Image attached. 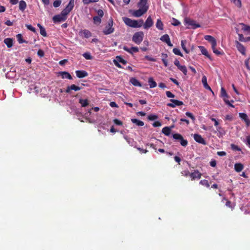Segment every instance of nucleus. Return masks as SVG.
Segmentation results:
<instances>
[{
	"label": "nucleus",
	"mask_w": 250,
	"mask_h": 250,
	"mask_svg": "<svg viewBox=\"0 0 250 250\" xmlns=\"http://www.w3.org/2000/svg\"><path fill=\"white\" fill-rule=\"evenodd\" d=\"M148 83L151 88H154L157 86V83L152 77L149 78Z\"/></svg>",
	"instance_id": "nucleus-28"
},
{
	"label": "nucleus",
	"mask_w": 250,
	"mask_h": 250,
	"mask_svg": "<svg viewBox=\"0 0 250 250\" xmlns=\"http://www.w3.org/2000/svg\"><path fill=\"white\" fill-rule=\"evenodd\" d=\"M172 127H173V126H171V127H169L168 126L164 127L162 129V132L165 135L169 136L170 134L171 128H172Z\"/></svg>",
	"instance_id": "nucleus-27"
},
{
	"label": "nucleus",
	"mask_w": 250,
	"mask_h": 250,
	"mask_svg": "<svg viewBox=\"0 0 250 250\" xmlns=\"http://www.w3.org/2000/svg\"><path fill=\"white\" fill-rule=\"evenodd\" d=\"M61 3V0H56L53 2V5L54 7L57 8L60 6Z\"/></svg>",
	"instance_id": "nucleus-47"
},
{
	"label": "nucleus",
	"mask_w": 250,
	"mask_h": 250,
	"mask_svg": "<svg viewBox=\"0 0 250 250\" xmlns=\"http://www.w3.org/2000/svg\"><path fill=\"white\" fill-rule=\"evenodd\" d=\"M81 36H83L85 38H88L92 36L91 33L87 29L82 30L80 32Z\"/></svg>",
	"instance_id": "nucleus-20"
},
{
	"label": "nucleus",
	"mask_w": 250,
	"mask_h": 250,
	"mask_svg": "<svg viewBox=\"0 0 250 250\" xmlns=\"http://www.w3.org/2000/svg\"><path fill=\"white\" fill-rule=\"evenodd\" d=\"M238 35L239 36V40L241 42H244L245 38L244 37L243 35L242 34L238 33Z\"/></svg>",
	"instance_id": "nucleus-62"
},
{
	"label": "nucleus",
	"mask_w": 250,
	"mask_h": 250,
	"mask_svg": "<svg viewBox=\"0 0 250 250\" xmlns=\"http://www.w3.org/2000/svg\"><path fill=\"white\" fill-rule=\"evenodd\" d=\"M214 53H215L217 55H222L224 54V52L222 50H221V51H219L218 49H216L214 51Z\"/></svg>",
	"instance_id": "nucleus-60"
},
{
	"label": "nucleus",
	"mask_w": 250,
	"mask_h": 250,
	"mask_svg": "<svg viewBox=\"0 0 250 250\" xmlns=\"http://www.w3.org/2000/svg\"><path fill=\"white\" fill-rule=\"evenodd\" d=\"M17 39L19 42V43H27V42L24 40L22 38V36L21 34H18L16 35Z\"/></svg>",
	"instance_id": "nucleus-35"
},
{
	"label": "nucleus",
	"mask_w": 250,
	"mask_h": 250,
	"mask_svg": "<svg viewBox=\"0 0 250 250\" xmlns=\"http://www.w3.org/2000/svg\"><path fill=\"white\" fill-rule=\"evenodd\" d=\"M239 115L241 119L245 121L247 126H249L250 125V120L248 118L247 115L244 113H239Z\"/></svg>",
	"instance_id": "nucleus-15"
},
{
	"label": "nucleus",
	"mask_w": 250,
	"mask_h": 250,
	"mask_svg": "<svg viewBox=\"0 0 250 250\" xmlns=\"http://www.w3.org/2000/svg\"><path fill=\"white\" fill-rule=\"evenodd\" d=\"M145 59H146V60H147V61H151V62H156V60L155 59H154V58L151 57V56H145Z\"/></svg>",
	"instance_id": "nucleus-54"
},
{
	"label": "nucleus",
	"mask_w": 250,
	"mask_h": 250,
	"mask_svg": "<svg viewBox=\"0 0 250 250\" xmlns=\"http://www.w3.org/2000/svg\"><path fill=\"white\" fill-rule=\"evenodd\" d=\"M173 22L172 24L174 26H178L180 24V21L178 20H177L174 18H173Z\"/></svg>",
	"instance_id": "nucleus-59"
},
{
	"label": "nucleus",
	"mask_w": 250,
	"mask_h": 250,
	"mask_svg": "<svg viewBox=\"0 0 250 250\" xmlns=\"http://www.w3.org/2000/svg\"><path fill=\"white\" fill-rule=\"evenodd\" d=\"M231 147L234 150H236V151H239L241 150V148L238 146L235 145L234 144L231 145Z\"/></svg>",
	"instance_id": "nucleus-53"
},
{
	"label": "nucleus",
	"mask_w": 250,
	"mask_h": 250,
	"mask_svg": "<svg viewBox=\"0 0 250 250\" xmlns=\"http://www.w3.org/2000/svg\"><path fill=\"white\" fill-rule=\"evenodd\" d=\"M123 48L124 50L131 54H133V53H136L139 51V48L135 46L129 48L126 46H124Z\"/></svg>",
	"instance_id": "nucleus-17"
},
{
	"label": "nucleus",
	"mask_w": 250,
	"mask_h": 250,
	"mask_svg": "<svg viewBox=\"0 0 250 250\" xmlns=\"http://www.w3.org/2000/svg\"><path fill=\"white\" fill-rule=\"evenodd\" d=\"M144 36V34L142 31L136 32L132 37V41L137 44H139L142 42Z\"/></svg>",
	"instance_id": "nucleus-3"
},
{
	"label": "nucleus",
	"mask_w": 250,
	"mask_h": 250,
	"mask_svg": "<svg viewBox=\"0 0 250 250\" xmlns=\"http://www.w3.org/2000/svg\"><path fill=\"white\" fill-rule=\"evenodd\" d=\"M236 47L237 50L243 55H246V48L244 46L238 41H235Z\"/></svg>",
	"instance_id": "nucleus-10"
},
{
	"label": "nucleus",
	"mask_w": 250,
	"mask_h": 250,
	"mask_svg": "<svg viewBox=\"0 0 250 250\" xmlns=\"http://www.w3.org/2000/svg\"><path fill=\"white\" fill-rule=\"evenodd\" d=\"M75 0H70L66 8L69 9L70 11L73 9L74 7Z\"/></svg>",
	"instance_id": "nucleus-34"
},
{
	"label": "nucleus",
	"mask_w": 250,
	"mask_h": 250,
	"mask_svg": "<svg viewBox=\"0 0 250 250\" xmlns=\"http://www.w3.org/2000/svg\"><path fill=\"white\" fill-rule=\"evenodd\" d=\"M243 168L244 166L241 163H236L234 165V169L237 172H241L243 169Z\"/></svg>",
	"instance_id": "nucleus-26"
},
{
	"label": "nucleus",
	"mask_w": 250,
	"mask_h": 250,
	"mask_svg": "<svg viewBox=\"0 0 250 250\" xmlns=\"http://www.w3.org/2000/svg\"><path fill=\"white\" fill-rule=\"evenodd\" d=\"M250 58H249L248 59H246L245 61V64L246 65V68L248 70H250V66L249 65V60Z\"/></svg>",
	"instance_id": "nucleus-55"
},
{
	"label": "nucleus",
	"mask_w": 250,
	"mask_h": 250,
	"mask_svg": "<svg viewBox=\"0 0 250 250\" xmlns=\"http://www.w3.org/2000/svg\"><path fill=\"white\" fill-rule=\"evenodd\" d=\"M37 25L40 28V34L43 37H46L47 34L45 28L40 23H38Z\"/></svg>",
	"instance_id": "nucleus-32"
},
{
	"label": "nucleus",
	"mask_w": 250,
	"mask_h": 250,
	"mask_svg": "<svg viewBox=\"0 0 250 250\" xmlns=\"http://www.w3.org/2000/svg\"><path fill=\"white\" fill-rule=\"evenodd\" d=\"M161 123L159 121H156L153 124V126L154 127H159L161 125Z\"/></svg>",
	"instance_id": "nucleus-63"
},
{
	"label": "nucleus",
	"mask_w": 250,
	"mask_h": 250,
	"mask_svg": "<svg viewBox=\"0 0 250 250\" xmlns=\"http://www.w3.org/2000/svg\"><path fill=\"white\" fill-rule=\"evenodd\" d=\"M173 52L175 55H179V56H180L181 57L183 56V55L182 54V53L181 52L180 50L179 49H178V48H173Z\"/></svg>",
	"instance_id": "nucleus-44"
},
{
	"label": "nucleus",
	"mask_w": 250,
	"mask_h": 250,
	"mask_svg": "<svg viewBox=\"0 0 250 250\" xmlns=\"http://www.w3.org/2000/svg\"><path fill=\"white\" fill-rule=\"evenodd\" d=\"M170 101L173 103L174 105H175V106H180L184 104V103L183 102L178 101L177 100L175 99H171Z\"/></svg>",
	"instance_id": "nucleus-38"
},
{
	"label": "nucleus",
	"mask_w": 250,
	"mask_h": 250,
	"mask_svg": "<svg viewBox=\"0 0 250 250\" xmlns=\"http://www.w3.org/2000/svg\"><path fill=\"white\" fill-rule=\"evenodd\" d=\"M138 6L140 9L142 8L144 10L146 9V11H147L149 7L147 4V0H140L138 3Z\"/></svg>",
	"instance_id": "nucleus-11"
},
{
	"label": "nucleus",
	"mask_w": 250,
	"mask_h": 250,
	"mask_svg": "<svg viewBox=\"0 0 250 250\" xmlns=\"http://www.w3.org/2000/svg\"><path fill=\"white\" fill-rule=\"evenodd\" d=\"M226 206L231 209L233 208V207L231 205V202L230 201L227 200L226 203Z\"/></svg>",
	"instance_id": "nucleus-64"
},
{
	"label": "nucleus",
	"mask_w": 250,
	"mask_h": 250,
	"mask_svg": "<svg viewBox=\"0 0 250 250\" xmlns=\"http://www.w3.org/2000/svg\"><path fill=\"white\" fill-rule=\"evenodd\" d=\"M194 140L199 143H200V144H202L203 145H206V142L205 141V140H204V139L202 137L201 135H199V134H195L194 135Z\"/></svg>",
	"instance_id": "nucleus-13"
},
{
	"label": "nucleus",
	"mask_w": 250,
	"mask_h": 250,
	"mask_svg": "<svg viewBox=\"0 0 250 250\" xmlns=\"http://www.w3.org/2000/svg\"><path fill=\"white\" fill-rule=\"evenodd\" d=\"M97 13L98 15V17H99L100 18H102L104 14V11L102 9H99L98 10H97Z\"/></svg>",
	"instance_id": "nucleus-56"
},
{
	"label": "nucleus",
	"mask_w": 250,
	"mask_h": 250,
	"mask_svg": "<svg viewBox=\"0 0 250 250\" xmlns=\"http://www.w3.org/2000/svg\"><path fill=\"white\" fill-rule=\"evenodd\" d=\"M158 117L156 115H150L148 116L147 118L150 121H153L158 119Z\"/></svg>",
	"instance_id": "nucleus-50"
},
{
	"label": "nucleus",
	"mask_w": 250,
	"mask_h": 250,
	"mask_svg": "<svg viewBox=\"0 0 250 250\" xmlns=\"http://www.w3.org/2000/svg\"><path fill=\"white\" fill-rule=\"evenodd\" d=\"M123 20L126 25L133 28L140 27L143 24V20H140L138 21L136 20H131V19L127 17L123 18Z\"/></svg>",
	"instance_id": "nucleus-1"
},
{
	"label": "nucleus",
	"mask_w": 250,
	"mask_h": 250,
	"mask_svg": "<svg viewBox=\"0 0 250 250\" xmlns=\"http://www.w3.org/2000/svg\"><path fill=\"white\" fill-rule=\"evenodd\" d=\"M130 82L135 86L141 87L142 84L141 83L135 78H131L130 79Z\"/></svg>",
	"instance_id": "nucleus-24"
},
{
	"label": "nucleus",
	"mask_w": 250,
	"mask_h": 250,
	"mask_svg": "<svg viewBox=\"0 0 250 250\" xmlns=\"http://www.w3.org/2000/svg\"><path fill=\"white\" fill-rule=\"evenodd\" d=\"M240 25L242 26V30H243L244 31L250 32V26H248L243 23H240Z\"/></svg>",
	"instance_id": "nucleus-40"
},
{
	"label": "nucleus",
	"mask_w": 250,
	"mask_h": 250,
	"mask_svg": "<svg viewBox=\"0 0 250 250\" xmlns=\"http://www.w3.org/2000/svg\"><path fill=\"white\" fill-rule=\"evenodd\" d=\"M185 22L188 25V28L196 29L201 26L199 23H196V21L189 18H186Z\"/></svg>",
	"instance_id": "nucleus-4"
},
{
	"label": "nucleus",
	"mask_w": 250,
	"mask_h": 250,
	"mask_svg": "<svg viewBox=\"0 0 250 250\" xmlns=\"http://www.w3.org/2000/svg\"><path fill=\"white\" fill-rule=\"evenodd\" d=\"M70 89H71V90H75L76 91H79L80 90H81L82 89V88L81 87H79L78 86H77L75 84H72L70 86Z\"/></svg>",
	"instance_id": "nucleus-45"
},
{
	"label": "nucleus",
	"mask_w": 250,
	"mask_h": 250,
	"mask_svg": "<svg viewBox=\"0 0 250 250\" xmlns=\"http://www.w3.org/2000/svg\"><path fill=\"white\" fill-rule=\"evenodd\" d=\"M27 7L26 3L25 1L21 0L19 2V10L22 12L24 11Z\"/></svg>",
	"instance_id": "nucleus-25"
},
{
	"label": "nucleus",
	"mask_w": 250,
	"mask_h": 250,
	"mask_svg": "<svg viewBox=\"0 0 250 250\" xmlns=\"http://www.w3.org/2000/svg\"><path fill=\"white\" fill-rule=\"evenodd\" d=\"M67 19V17H64L61 14L54 16L53 17L54 22H60L64 21Z\"/></svg>",
	"instance_id": "nucleus-8"
},
{
	"label": "nucleus",
	"mask_w": 250,
	"mask_h": 250,
	"mask_svg": "<svg viewBox=\"0 0 250 250\" xmlns=\"http://www.w3.org/2000/svg\"><path fill=\"white\" fill-rule=\"evenodd\" d=\"M198 47L200 49L202 54L209 59H211L210 56L209 55L206 48L203 46H198Z\"/></svg>",
	"instance_id": "nucleus-22"
},
{
	"label": "nucleus",
	"mask_w": 250,
	"mask_h": 250,
	"mask_svg": "<svg viewBox=\"0 0 250 250\" xmlns=\"http://www.w3.org/2000/svg\"><path fill=\"white\" fill-rule=\"evenodd\" d=\"M114 123L118 125H123V122L117 119H115L113 120Z\"/></svg>",
	"instance_id": "nucleus-57"
},
{
	"label": "nucleus",
	"mask_w": 250,
	"mask_h": 250,
	"mask_svg": "<svg viewBox=\"0 0 250 250\" xmlns=\"http://www.w3.org/2000/svg\"><path fill=\"white\" fill-rule=\"evenodd\" d=\"M4 43L8 48H10L13 46V40L11 38H6L4 40Z\"/></svg>",
	"instance_id": "nucleus-29"
},
{
	"label": "nucleus",
	"mask_w": 250,
	"mask_h": 250,
	"mask_svg": "<svg viewBox=\"0 0 250 250\" xmlns=\"http://www.w3.org/2000/svg\"><path fill=\"white\" fill-rule=\"evenodd\" d=\"M75 73L79 78H83L88 76V73L84 70H77Z\"/></svg>",
	"instance_id": "nucleus-18"
},
{
	"label": "nucleus",
	"mask_w": 250,
	"mask_h": 250,
	"mask_svg": "<svg viewBox=\"0 0 250 250\" xmlns=\"http://www.w3.org/2000/svg\"><path fill=\"white\" fill-rule=\"evenodd\" d=\"M166 95L168 98H174L175 97V95L169 91H166Z\"/></svg>",
	"instance_id": "nucleus-58"
},
{
	"label": "nucleus",
	"mask_w": 250,
	"mask_h": 250,
	"mask_svg": "<svg viewBox=\"0 0 250 250\" xmlns=\"http://www.w3.org/2000/svg\"><path fill=\"white\" fill-rule=\"evenodd\" d=\"M186 115L188 117H189L190 118H191V119L193 121L195 120V117L193 116V115L191 113H190L189 112H187L186 113Z\"/></svg>",
	"instance_id": "nucleus-51"
},
{
	"label": "nucleus",
	"mask_w": 250,
	"mask_h": 250,
	"mask_svg": "<svg viewBox=\"0 0 250 250\" xmlns=\"http://www.w3.org/2000/svg\"><path fill=\"white\" fill-rule=\"evenodd\" d=\"M114 62L115 65L119 67V68H122L121 64H120V62L123 63V64H125L127 63V62L123 59L121 56H117L116 57V59L114 60Z\"/></svg>",
	"instance_id": "nucleus-7"
},
{
	"label": "nucleus",
	"mask_w": 250,
	"mask_h": 250,
	"mask_svg": "<svg viewBox=\"0 0 250 250\" xmlns=\"http://www.w3.org/2000/svg\"><path fill=\"white\" fill-rule=\"evenodd\" d=\"M173 139L180 141V144L183 146H186L188 145V142L187 140H185L183 137L179 133H175L172 135Z\"/></svg>",
	"instance_id": "nucleus-6"
},
{
	"label": "nucleus",
	"mask_w": 250,
	"mask_h": 250,
	"mask_svg": "<svg viewBox=\"0 0 250 250\" xmlns=\"http://www.w3.org/2000/svg\"><path fill=\"white\" fill-rule=\"evenodd\" d=\"M161 41L166 42L168 46H172L173 44L171 43L169 37L167 34H165L160 38Z\"/></svg>",
	"instance_id": "nucleus-12"
},
{
	"label": "nucleus",
	"mask_w": 250,
	"mask_h": 250,
	"mask_svg": "<svg viewBox=\"0 0 250 250\" xmlns=\"http://www.w3.org/2000/svg\"><path fill=\"white\" fill-rule=\"evenodd\" d=\"M204 39L208 41L211 43V46H214L217 45L216 41L215 39L210 35H206L204 37Z\"/></svg>",
	"instance_id": "nucleus-16"
},
{
	"label": "nucleus",
	"mask_w": 250,
	"mask_h": 250,
	"mask_svg": "<svg viewBox=\"0 0 250 250\" xmlns=\"http://www.w3.org/2000/svg\"><path fill=\"white\" fill-rule=\"evenodd\" d=\"M25 26L27 27L28 29L33 32L34 33H35L36 32V28L32 26L31 25L26 24Z\"/></svg>",
	"instance_id": "nucleus-49"
},
{
	"label": "nucleus",
	"mask_w": 250,
	"mask_h": 250,
	"mask_svg": "<svg viewBox=\"0 0 250 250\" xmlns=\"http://www.w3.org/2000/svg\"><path fill=\"white\" fill-rule=\"evenodd\" d=\"M71 11L67 9L66 7L61 12V14L63 15L65 17H67V15Z\"/></svg>",
	"instance_id": "nucleus-41"
},
{
	"label": "nucleus",
	"mask_w": 250,
	"mask_h": 250,
	"mask_svg": "<svg viewBox=\"0 0 250 250\" xmlns=\"http://www.w3.org/2000/svg\"><path fill=\"white\" fill-rule=\"evenodd\" d=\"M79 102L83 107H85L89 104V102L87 99H80Z\"/></svg>",
	"instance_id": "nucleus-31"
},
{
	"label": "nucleus",
	"mask_w": 250,
	"mask_h": 250,
	"mask_svg": "<svg viewBox=\"0 0 250 250\" xmlns=\"http://www.w3.org/2000/svg\"><path fill=\"white\" fill-rule=\"evenodd\" d=\"M99 0H83V2L84 4H88L91 2H95L98 1Z\"/></svg>",
	"instance_id": "nucleus-52"
},
{
	"label": "nucleus",
	"mask_w": 250,
	"mask_h": 250,
	"mask_svg": "<svg viewBox=\"0 0 250 250\" xmlns=\"http://www.w3.org/2000/svg\"><path fill=\"white\" fill-rule=\"evenodd\" d=\"M37 54L40 57H42L44 55L43 51L41 49H39L38 50Z\"/></svg>",
	"instance_id": "nucleus-61"
},
{
	"label": "nucleus",
	"mask_w": 250,
	"mask_h": 250,
	"mask_svg": "<svg viewBox=\"0 0 250 250\" xmlns=\"http://www.w3.org/2000/svg\"><path fill=\"white\" fill-rule=\"evenodd\" d=\"M83 57L86 60H91L92 56L89 52H85L83 54Z\"/></svg>",
	"instance_id": "nucleus-42"
},
{
	"label": "nucleus",
	"mask_w": 250,
	"mask_h": 250,
	"mask_svg": "<svg viewBox=\"0 0 250 250\" xmlns=\"http://www.w3.org/2000/svg\"><path fill=\"white\" fill-rule=\"evenodd\" d=\"M156 27L160 30H163L164 29V24L161 19L157 20Z\"/></svg>",
	"instance_id": "nucleus-30"
},
{
	"label": "nucleus",
	"mask_w": 250,
	"mask_h": 250,
	"mask_svg": "<svg viewBox=\"0 0 250 250\" xmlns=\"http://www.w3.org/2000/svg\"><path fill=\"white\" fill-rule=\"evenodd\" d=\"M232 1L238 7L240 8L241 7V1L240 0H232Z\"/></svg>",
	"instance_id": "nucleus-48"
},
{
	"label": "nucleus",
	"mask_w": 250,
	"mask_h": 250,
	"mask_svg": "<svg viewBox=\"0 0 250 250\" xmlns=\"http://www.w3.org/2000/svg\"><path fill=\"white\" fill-rule=\"evenodd\" d=\"M93 20L94 23L96 25H99L102 22L101 18L98 16H94Z\"/></svg>",
	"instance_id": "nucleus-37"
},
{
	"label": "nucleus",
	"mask_w": 250,
	"mask_h": 250,
	"mask_svg": "<svg viewBox=\"0 0 250 250\" xmlns=\"http://www.w3.org/2000/svg\"><path fill=\"white\" fill-rule=\"evenodd\" d=\"M246 145L250 148V135L246 136V139L244 141Z\"/></svg>",
	"instance_id": "nucleus-46"
},
{
	"label": "nucleus",
	"mask_w": 250,
	"mask_h": 250,
	"mask_svg": "<svg viewBox=\"0 0 250 250\" xmlns=\"http://www.w3.org/2000/svg\"><path fill=\"white\" fill-rule=\"evenodd\" d=\"M201 175V173L198 170H194V172L190 174V177L192 180H194L196 178L200 179Z\"/></svg>",
	"instance_id": "nucleus-19"
},
{
	"label": "nucleus",
	"mask_w": 250,
	"mask_h": 250,
	"mask_svg": "<svg viewBox=\"0 0 250 250\" xmlns=\"http://www.w3.org/2000/svg\"><path fill=\"white\" fill-rule=\"evenodd\" d=\"M180 71H181L185 75H187L188 70L185 65H180L178 68Z\"/></svg>",
	"instance_id": "nucleus-39"
},
{
	"label": "nucleus",
	"mask_w": 250,
	"mask_h": 250,
	"mask_svg": "<svg viewBox=\"0 0 250 250\" xmlns=\"http://www.w3.org/2000/svg\"><path fill=\"white\" fill-rule=\"evenodd\" d=\"M114 21L113 19L110 18L108 21L107 25L103 30V33L105 35H109L114 32V28L113 27Z\"/></svg>",
	"instance_id": "nucleus-2"
},
{
	"label": "nucleus",
	"mask_w": 250,
	"mask_h": 250,
	"mask_svg": "<svg viewBox=\"0 0 250 250\" xmlns=\"http://www.w3.org/2000/svg\"><path fill=\"white\" fill-rule=\"evenodd\" d=\"M187 43L186 40H182L181 41V46L184 51L187 54L189 53V50H188L186 47L185 44Z\"/></svg>",
	"instance_id": "nucleus-36"
},
{
	"label": "nucleus",
	"mask_w": 250,
	"mask_h": 250,
	"mask_svg": "<svg viewBox=\"0 0 250 250\" xmlns=\"http://www.w3.org/2000/svg\"><path fill=\"white\" fill-rule=\"evenodd\" d=\"M221 96L223 98V100L225 103L230 107H234V106L230 104V102L227 99L229 98V96L224 87L221 88Z\"/></svg>",
	"instance_id": "nucleus-5"
},
{
	"label": "nucleus",
	"mask_w": 250,
	"mask_h": 250,
	"mask_svg": "<svg viewBox=\"0 0 250 250\" xmlns=\"http://www.w3.org/2000/svg\"><path fill=\"white\" fill-rule=\"evenodd\" d=\"M59 74L62 76V79H68L69 80H72V77L71 75L66 71H61L59 73Z\"/></svg>",
	"instance_id": "nucleus-21"
},
{
	"label": "nucleus",
	"mask_w": 250,
	"mask_h": 250,
	"mask_svg": "<svg viewBox=\"0 0 250 250\" xmlns=\"http://www.w3.org/2000/svg\"><path fill=\"white\" fill-rule=\"evenodd\" d=\"M143 27L145 29H148L153 25V21L150 16H149L145 22L143 24Z\"/></svg>",
	"instance_id": "nucleus-9"
},
{
	"label": "nucleus",
	"mask_w": 250,
	"mask_h": 250,
	"mask_svg": "<svg viewBox=\"0 0 250 250\" xmlns=\"http://www.w3.org/2000/svg\"><path fill=\"white\" fill-rule=\"evenodd\" d=\"M131 122L139 126H142L144 125V123L143 121H140L137 119H131Z\"/></svg>",
	"instance_id": "nucleus-33"
},
{
	"label": "nucleus",
	"mask_w": 250,
	"mask_h": 250,
	"mask_svg": "<svg viewBox=\"0 0 250 250\" xmlns=\"http://www.w3.org/2000/svg\"><path fill=\"white\" fill-rule=\"evenodd\" d=\"M200 184L203 186H206L207 188L209 187V184L208 180H202L200 181Z\"/></svg>",
	"instance_id": "nucleus-43"
},
{
	"label": "nucleus",
	"mask_w": 250,
	"mask_h": 250,
	"mask_svg": "<svg viewBox=\"0 0 250 250\" xmlns=\"http://www.w3.org/2000/svg\"><path fill=\"white\" fill-rule=\"evenodd\" d=\"M202 83H203V84L204 85V87L206 89L209 90L212 92H213L212 90H211V88H210V87L208 84L207 79V77L205 76H204L203 77L202 79Z\"/></svg>",
	"instance_id": "nucleus-23"
},
{
	"label": "nucleus",
	"mask_w": 250,
	"mask_h": 250,
	"mask_svg": "<svg viewBox=\"0 0 250 250\" xmlns=\"http://www.w3.org/2000/svg\"><path fill=\"white\" fill-rule=\"evenodd\" d=\"M146 12V9L144 10L142 8H139V9L135 10L133 12V15L135 17H140L145 14Z\"/></svg>",
	"instance_id": "nucleus-14"
}]
</instances>
